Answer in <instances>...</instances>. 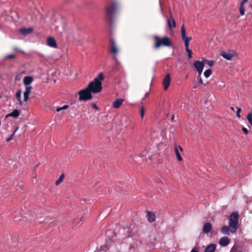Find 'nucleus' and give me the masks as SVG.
<instances>
[{"label": "nucleus", "mask_w": 252, "mask_h": 252, "mask_svg": "<svg viewBox=\"0 0 252 252\" xmlns=\"http://www.w3.org/2000/svg\"><path fill=\"white\" fill-rule=\"evenodd\" d=\"M242 130L245 133V134H248V130L247 129V128H245V127H243L242 128Z\"/></svg>", "instance_id": "ea45409f"}, {"label": "nucleus", "mask_w": 252, "mask_h": 252, "mask_svg": "<svg viewBox=\"0 0 252 252\" xmlns=\"http://www.w3.org/2000/svg\"><path fill=\"white\" fill-rule=\"evenodd\" d=\"M33 81V78L32 76H25L23 79V83L25 85H30Z\"/></svg>", "instance_id": "a211bd4d"}, {"label": "nucleus", "mask_w": 252, "mask_h": 252, "mask_svg": "<svg viewBox=\"0 0 252 252\" xmlns=\"http://www.w3.org/2000/svg\"><path fill=\"white\" fill-rule=\"evenodd\" d=\"M13 50L14 51H18L21 52L22 53H24V51L19 50L17 47H14Z\"/></svg>", "instance_id": "79ce46f5"}, {"label": "nucleus", "mask_w": 252, "mask_h": 252, "mask_svg": "<svg viewBox=\"0 0 252 252\" xmlns=\"http://www.w3.org/2000/svg\"><path fill=\"white\" fill-rule=\"evenodd\" d=\"M20 115L19 111L15 109L12 112L8 114L6 116V118H7L8 117H13L14 118H17Z\"/></svg>", "instance_id": "aec40b11"}, {"label": "nucleus", "mask_w": 252, "mask_h": 252, "mask_svg": "<svg viewBox=\"0 0 252 252\" xmlns=\"http://www.w3.org/2000/svg\"><path fill=\"white\" fill-rule=\"evenodd\" d=\"M212 73V70L211 69H208L204 71V75L206 78H208L211 75Z\"/></svg>", "instance_id": "393cba45"}, {"label": "nucleus", "mask_w": 252, "mask_h": 252, "mask_svg": "<svg viewBox=\"0 0 252 252\" xmlns=\"http://www.w3.org/2000/svg\"><path fill=\"white\" fill-rule=\"evenodd\" d=\"M236 55V53L233 50L223 52L220 54L221 56L228 61H231L232 58Z\"/></svg>", "instance_id": "0eeeda50"}, {"label": "nucleus", "mask_w": 252, "mask_h": 252, "mask_svg": "<svg viewBox=\"0 0 252 252\" xmlns=\"http://www.w3.org/2000/svg\"><path fill=\"white\" fill-rule=\"evenodd\" d=\"M191 40V37L190 36H189V37H186L183 40L184 41H188L189 42H190V41Z\"/></svg>", "instance_id": "e433bc0d"}, {"label": "nucleus", "mask_w": 252, "mask_h": 252, "mask_svg": "<svg viewBox=\"0 0 252 252\" xmlns=\"http://www.w3.org/2000/svg\"><path fill=\"white\" fill-rule=\"evenodd\" d=\"M69 106L68 105H64L62 107H57L56 108V111L57 112H60L62 110H65L68 108Z\"/></svg>", "instance_id": "a878e982"}, {"label": "nucleus", "mask_w": 252, "mask_h": 252, "mask_svg": "<svg viewBox=\"0 0 252 252\" xmlns=\"http://www.w3.org/2000/svg\"><path fill=\"white\" fill-rule=\"evenodd\" d=\"M15 58V56L14 54H10L4 57V60L10 59H14Z\"/></svg>", "instance_id": "473e14b6"}, {"label": "nucleus", "mask_w": 252, "mask_h": 252, "mask_svg": "<svg viewBox=\"0 0 252 252\" xmlns=\"http://www.w3.org/2000/svg\"><path fill=\"white\" fill-rule=\"evenodd\" d=\"M147 218L148 221L150 222H153L156 220L155 214L152 212H148Z\"/></svg>", "instance_id": "dca6fc26"}, {"label": "nucleus", "mask_w": 252, "mask_h": 252, "mask_svg": "<svg viewBox=\"0 0 252 252\" xmlns=\"http://www.w3.org/2000/svg\"><path fill=\"white\" fill-rule=\"evenodd\" d=\"M216 249V246L214 244L209 245L205 249V252H214Z\"/></svg>", "instance_id": "6ab92c4d"}, {"label": "nucleus", "mask_w": 252, "mask_h": 252, "mask_svg": "<svg viewBox=\"0 0 252 252\" xmlns=\"http://www.w3.org/2000/svg\"><path fill=\"white\" fill-rule=\"evenodd\" d=\"M197 83H196V82H195V83H194V87H193V88H194V89H196V88H197Z\"/></svg>", "instance_id": "a18cd8bd"}, {"label": "nucleus", "mask_w": 252, "mask_h": 252, "mask_svg": "<svg viewBox=\"0 0 252 252\" xmlns=\"http://www.w3.org/2000/svg\"><path fill=\"white\" fill-rule=\"evenodd\" d=\"M239 11L241 16H243L245 14V9L244 8V6L240 5Z\"/></svg>", "instance_id": "c756f323"}, {"label": "nucleus", "mask_w": 252, "mask_h": 252, "mask_svg": "<svg viewBox=\"0 0 252 252\" xmlns=\"http://www.w3.org/2000/svg\"><path fill=\"white\" fill-rule=\"evenodd\" d=\"M248 0H243L241 2V4H240V5H242V6H244V4L247 2Z\"/></svg>", "instance_id": "a19ab883"}, {"label": "nucleus", "mask_w": 252, "mask_h": 252, "mask_svg": "<svg viewBox=\"0 0 252 252\" xmlns=\"http://www.w3.org/2000/svg\"><path fill=\"white\" fill-rule=\"evenodd\" d=\"M237 111H236V114L237 116L240 118L241 117L240 113L241 112V109L240 107H236Z\"/></svg>", "instance_id": "72a5a7b5"}, {"label": "nucleus", "mask_w": 252, "mask_h": 252, "mask_svg": "<svg viewBox=\"0 0 252 252\" xmlns=\"http://www.w3.org/2000/svg\"><path fill=\"white\" fill-rule=\"evenodd\" d=\"M204 63H206L209 66L211 67L214 64V62L211 60H204Z\"/></svg>", "instance_id": "c85d7f7f"}, {"label": "nucleus", "mask_w": 252, "mask_h": 252, "mask_svg": "<svg viewBox=\"0 0 252 252\" xmlns=\"http://www.w3.org/2000/svg\"><path fill=\"white\" fill-rule=\"evenodd\" d=\"M249 114H250L251 115H252V109L251 110V112L249 113Z\"/></svg>", "instance_id": "8fccbe9b"}, {"label": "nucleus", "mask_w": 252, "mask_h": 252, "mask_svg": "<svg viewBox=\"0 0 252 252\" xmlns=\"http://www.w3.org/2000/svg\"><path fill=\"white\" fill-rule=\"evenodd\" d=\"M167 24L170 29H172L176 27V23L173 18H170L167 20Z\"/></svg>", "instance_id": "412c9836"}, {"label": "nucleus", "mask_w": 252, "mask_h": 252, "mask_svg": "<svg viewBox=\"0 0 252 252\" xmlns=\"http://www.w3.org/2000/svg\"><path fill=\"white\" fill-rule=\"evenodd\" d=\"M247 120H248L249 123L252 126V115H251L250 114H248L247 115Z\"/></svg>", "instance_id": "2f4dec72"}, {"label": "nucleus", "mask_w": 252, "mask_h": 252, "mask_svg": "<svg viewBox=\"0 0 252 252\" xmlns=\"http://www.w3.org/2000/svg\"><path fill=\"white\" fill-rule=\"evenodd\" d=\"M78 94L80 100L87 101L92 98V93L87 88L80 91Z\"/></svg>", "instance_id": "20e7f679"}, {"label": "nucleus", "mask_w": 252, "mask_h": 252, "mask_svg": "<svg viewBox=\"0 0 252 252\" xmlns=\"http://www.w3.org/2000/svg\"><path fill=\"white\" fill-rule=\"evenodd\" d=\"M154 38L156 40L155 48H158L161 46L171 47L172 44L170 42L169 38L165 36L163 38H160L158 36H155Z\"/></svg>", "instance_id": "7ed1b4c3"}, {"label": "nucleus", "mask_w": 252, "mask_h": 252, "mask_svg": "<svg viewBox=\"0 0 252 252\" xmlns=\"http://www.w3.org/2000/svg\"><path fill=\"white\" fill-rule=\"evenodd\" d=\"M117 8L118 4L115 2H113L107 5L105 9L106 15L110 18L111 17L115 12Z\"/></svg>", "instance_id": "39448f33"}, {"label": "nucleus", "mask_w": 252, "mask_h": 252, "mask_svg": "<svg viewBox=\"0 0 252 252\" xmlns=\"http://www.w3.org/2000/svg\"><path fill=\"white\" fill-rule=\"evenodd\" d=\"M190 252H199V251L197 248H194L191 250Z\"/></svg>", "instance_id": "58836bf2"}, {"label": "nucleus", "mask_w": 252, "mask_h": 252, "mask_svg": "<svg viewBox=\"0 0 252 252\" xmlns=\"http://www.w3.org/2000/svg\"><path fill=\"white\" fill-rule=\"evenodd\" d=\"M47 44L50 47L56 48L57 47V43L54 38L49 37L47 39Z\"/></svg>", "instance_id": "9b49d317"}, {"label": "nucleus", "mask_w": 252, "mask_h": 252, "mask_svg": "<svg viewBox=\"0 0 252 252\" xmlns=\"http://www.w3.org/2000/svg\"><path fill=\"white\" fill-rule=\"evenodd\" d=\"M174 115H173V116H172V118H171V120H172V121H173V120H174Z\"/></svg>", "instance_id": "de8ad7c7"}, {"label": "nucleus", "mask_w": 252, "mask_h": 252, "mask_svg": "<svg viewBox=\"0 0 252 252\" xmlns=\"http://www.w3.org/2000/svg\"><path fill=\"white\" fill-rule=\"evenodd\" d=\"M124 99L122 98H117L112 103V107L115 109L119 108L123 104Z\"/></svg>", "instance_id": "f8f14e48"}, {"label": "nucleus", "mask_w": 252, "mask_h": 252, "mask_svg": "<svg viewBox=\"0 0 252 252\" xmlns=\"http://www.w3.org/2000/svg\"><path fill=\"white\" fill-rule=\"evenodd\" d=\"M21 94L22 91L21 90H18L16 93V97L17 98L20 104H23V102L21 100Z\"/></svg>", "instance_id": "5701e85b"}, {"label": "nucleus", "mask_w": 252, "mask_h": 252, "mask_svg": "<svg viewBox=\"0 0 252 252\" xmlns=\"http://www.w3.org/2000/svg\"><path fill=\"white\" fill-rule=\"evenodd\" d=\"M175 154L176 155L177 158L178 160L179 161H182V158L181 155V153L183 152V148L181 146H175Z\"/></svg>", "instance_id": "ddd939ff"}, {"label": "nucleus", "mask_w": 252, "mask_h": 252, "mask_svg": "<svg viewBox=\"0 0 252 252\" xmlns=\"http://www.w3.org/2000/svg\"><path fill=\"white\" fill-rule=\"evenodd\" d=\"M103 79V74L102 73H99L98 76L90 82L87 88L92 93L97 94L100 92L102 90L101 81Z\"/></svg>", "instance_id": "f257e3e1"}, {"label": "nucleus", "mask_w": 252, "mask_h": 252, "mask_svg": "<svg viewBox=\"0 0 252 252\" xmlns=\"http://www.w3.org/2000/svg\"><path fill=\"white\" fill-rule=\"evenodd\" d=\"M140 116L142 119H143L145 115V109L144 107H141L140 109Z\"/></svg>", "instance_id": "7c9ffc66"}, {"label": "nucleus", "mask_w": 252, "mask_h": 252, "mask_svg": "<svg viewBox=\"0 0 252 252\" xmlns=\"http://www.w3.org/2000/svg\"><path fill=\"white\" fill-rule=\"evenodd\" d=\"M230 227L227 226H223L221 227V232L224 235H228L230 232Z\"/></svg>", "instance_id": "4be33fe9"}, {"label": "nucleus", "mask_w": 252, "mask_h": 252, "mask_svg": "<svg viewBox=\"0 0 252 252\" xmlns=\"http://www.w3.org/2000/svg\"><path fill=\"white\" fill-rule=\"evenodd\" d=\"M169 14H170V18H173L172 14V12L171 11H169Z\"/></svg>", "instance_id": "c03bdc74"}, {"label": "nucleus", "mask_w": 252, "mask_h": 252, "mask_svg": "<svg viewBox=\"0 0 252 252\" xmlns=\"http://www.w3.org/2000/svg\"><path fill=\"white\" fill-rule=\"evenodd\" d=\"M239 215L237 212H233L230 216L229 226L232 233H235L238 227Z\"/></svg>", "instance_id": "f03ea898"}, {"label": "nucleus", "mask_w": 252, "mask_h": 252, "mask_svg": "<svg viewBox=\"0 0 252 252\" xmlns=\"http://www.w3.org/2000/svg\"><path fill=\"white\" fill-rule=\"evenodd\" d=\"M110 52L114 56V59L116 61L117 63H119V62L116 58V55L118 54L119 50L116 46V44L114 40L111 39L110 40Z\"/></svg>", "instance_id": "423d86ee"}, {"label": "nucleus", "mask_w": 252, "mask_h": 252, "mask_svg": "<svg viewBox=\"0 0 252 252\" xmlns=\"http://www.w3.org/2000/svg\"><path fill=\"white\" fill-rule=\"evenodd\" d=\"M33 32L32 28H23L19 30V32L22 35H26L28 34L32 33Z\"/></svg>", "instance_id": "2eb2a0df"}, {"label": "nucleus", "mask_w": 252, "mask_h": 252, "mask_svg": "<svg viewBox=\"0 0 252 252\" xmlns=\"http://www.w3.org/2000/svg\"><path fill=\"white\" fill-rule=\"evenodd\" d=\"M13 135H14V133H13L10 137L7 138L6 139V141L7 142H9V141H11L12 139V138H13Z\"/></svg>", "instance_id": "4c0bfd02"}, {"label": "nucleus", "mask_w": 252, "mask_h": 252, "mask_svg": "<svg viewBox=\"0 0 252 252\" xmlns=\"http://www.w3.org/2000/svg\"><path fill=\"white\" fill-rule=\"evenodd\" d=\"M229 239L227 237L224 236L220 238L219 244L222 247L227 246L229 243Z\"/></svg>", "instance_id": "4468645a"}, {"label": "nucleus", "mask_w": 252, "mask_h": 252, "mask_svg": "<svg viewBox=\"0 0 252 252\" xmlns=\"http://www.w3.org/2000/svg\"><path fill=\"white\" fill-rule=\"evenodd\" d=\"M18 128H17L13 132L14 134L16 132H17Z\"/></svg>", "instance_id": "09e8293b"}, {"label": "nucleus", "mask_w": 252, "mask_h": 252, "mask_svg": "<svg viewBox=\"0 0 252 252\" xmlns=\"http://www.w3.org/2000/svg\"><path fill=\"white\" fill-rule=\"evenodd\" d=\"M93 106H94V108H95L96 109H97V110L98 109V108L97 107V106L96 105V104H94L93 105Z\"/></svg>", "instance_id": "37998d69"}, {"label": "nucleus", "mask_w": 252, "mask_h": 252, "mask_svg": "<svg viewBox=\"0 0 252 252\" xmlns=\"http://www.w3.org/2000/svg\"><path fill=\"white\" fill-rule=\"evenodd\" d=\"M193 65L198 74H201L204 67V62L196 61L194 62Z\"/></svg>", "instance_id": "6e6552de"}, {"label": "nucleus", "mask_w": 252, "mask_h": 252, "mask_svg": "<svg viewBox=\"0 0 252 252\" xmlns=\"http://www.w3.org/2000/svg\"><path fill=\"white\" fill-rule=\"evenodd\" d=\"M64 178V175L62 174L59 178L56 181V185H59L63 181Z\"/></svg>", "instance_id": "cd10ccee"}, {"label": "nucleus", "mask_w": 252, "mask_h": 252, "mask_svg": "<svg viewBox=\"0 0 252 252\" xmlns=\"http://www.w3.org/2000/svg\"><path fill=\"white\" fill-rule=\"evenodd\" d=\"M186 51L188 52V57L189 59H191L192 58V51L190 49L186 50Z\"/></svg>", "instance_id": "f704fd0d"}, {"label": "nucleus", "mask_w": 252, "mask_h": 252, "mask_svg": "<svg viewBox=\"0 0 252 252\" xmlns=\"http://www.w3.org/2000/svg\"><path fill=\"white\" fill-rule=\"evenodd\" d=\"M184 42H185V47H186V50H188V49H189V42L188 41H184Z\"/></svg>", "instance_id": "c9c22d12"}, {"label": "nucleus", "mask_w": 252, "mask_h": 252, "mask_svg": "<svg viewBox=\"0 0 252 252\" xmlns=\"http://www.w3.org/2000/svg\"><path fill=\"white\" fill-rule=\"evenodd\" d=\"M181 32L182 38V39L183 40L186 37V30H185L184 25H183L182 26Z\"/></svg>", "instance_id": "b1692460"}, {"label": "nucleus", "mask_w": 252, "mask_h": 252, "mask_svg": "<svg viewBox=\"0 0 252 252\" xmlns=\"http://www.w3.org/2000/svg\"><path fill=\"white\" fill-rule=\"evenodd\" d=\"M230 109L231 110H232V111H234V108L233 107H230Z\"/></svg>", "instance_id": "49530a36"}, {"label": "nucleus", "mask_w": 252, "mask_h": 252, "mask_svg": "<svg viewBox=\"0 0 252 252\" xmlns=\"http://www.w3.org/2000/svg\"><path fill=\"white\" fill-rule=\"evenodd\" d=\"M212 228V225L210 222H206L203 227V232L205 233H208Z\"/></svg>", "instance_id": "f3484780"}, {"label": "nucleus", "mask_w": 252, "mask_h": 252, "mask_svg": "<svg viewBox=\"0 0 252 252\" xmlns=\"http://www.w3.org/2000/svg\"><path fill=\"white\" fill-rule=\"evenodd\" d=\"M171 78L170 75L168 73L166 74L163 81V86L165 90H167L170 84Z\"/></svg>", "instance_id": "1a4fd4ad"}, {"label": "nucleus", "mask_w": 252, "mask_h": 252, "mask_svg": "<svg viewBox=\"0 0 252 252\" xmlns=\"http://www.w3.org/2000/svg\"><path fill=\"white\" fill-rule=\"evenodd\" d=\"M196 83L205 86V84L203 83V80L201 77V74H198V75H197Z\"/></svg>", "instance_id": "bb28decb"}, {"label": "nucleus", "mask_w": 252, "mask_h": 252, "mask_svg": "<svg viewBox=\"0 0 252 252\" xmlns=\"http://www.w3.org/2000/svg\"><path fill=\"white\" fill-rule=\"evenodd\" d=\"M25 91L24 93V100L27 101L29 98V94H30L32 88L31 85H25Z\"/></svg>", "instance_id": "9d476101"}]
</instances>
